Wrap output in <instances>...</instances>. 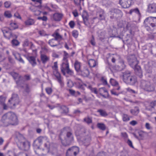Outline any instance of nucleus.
<instances>
[{"label": "nucleus", "instance_id": "obj_25", "mask_svg": "<svg viewBox=\"0 0 156 156\" xmlns=\"http://www.w3.org/2000/svg\"><path fill=\"white\" fill-rule=\"evenodd\" d=\"M41 59L43 64H45L50 59V58L46 55L41 54Z\"/></svg>", "mask_w": 156, "mask_h": 156}, {"label": "nucleus", "instance_id": "obj_28", "mask_svg": "<svg viewBox=\"0 0 156 156\" xmlns=\"http://www.w3.org/2000/svg\"><path fill=\"white\" fill-rule=\"evenodd\" d=\"M139 112V109L138 107H135L133 109L130 110V113L133 115H136Z\"/></svg>", "mask_w": 156, "mask_h": 156}, {"label": "nucleus", "instance_id": "obj_6", "mask_svg": "<svg viewBox=\"0 0 156 156\" xmlns=\"http://www.w3.org/2000/svg\"><path fill=\"white\" fill-rule=\"evenodd\" d=\"M140 87L143 90L148 92L152 91L154 90L150 82L144 80H141Z\"/></svg>", "mask_w": 156, "mask_h": 156}, {"label": "nucleus", "instance_id": "obj_40", "mask_svg": "<svg viewBox=\"0 0 156 156\" xmlns=\"http://www.w3.org/2000/svg\"><path fill=\"white\" fill-rule=\"evenodd\" d=\"M110 83L113 86H116L118 85V82L113 79H111L110 80Z\"/></svg>", "mask_w": 156, "mask_h": 156}, {"label": "nucleus", "instance_id": "obj_10", "mask_svg": "<svg viewBox=\"0 0 156 156\" xmlns=\"http://www.w3.org/2000/svg\"><path fill=\"white\" fill-rule=\"evenodd\" d=\"M118 64L115 66L116 70L121 71L124 69L126 67V66L124 60L121 58L118 61Z\"/></svg>", "mask_w": 156, "mask_h": 156}, {"label": "nucleus", "instance_id": "obj_18", "mask_svg": "<svg viewBox=\"0 0 156 156\" xmlns=\"http://www.w3.org/2000/svg\"><path fill=\"white\" fill-rule=\"evenodd\" d=\"M10 74L13 77L14 80H17L16 81V83L17 84H18L20 81L21 80V76L18 73L14 72H10Z\"/></svg>", "mask_w": 156, "mask_h": 156}, {"label": "nucleus", "instance_id": "obj_63", "mask_svg": "<svg viewBox=\"0 0 156 156\" xmlns=\"http://www.w3.org/2000/svg\"><path fill=\"white\" fill-rule=\"evenodd\" d=\"M67 85L68 87H71L73 86V83L71 80H69L67 82Z\"/></svg>", "mask_w": 156, "mask_h": 156}, {"label": "nucleus", "instance_id": "obj_20", "mask_svg": "<svg viewBox=\"0 0 156 156\" xmlns=\"http://www.w3.org/2000/svg\"><path fill=\"white\" fill-rule=\"evenodd\" d=\"M2 30L5 37L8 38H10L12 36V34L11 32L9 31L7 28H3L2 29Z\"/></svg>", "mask_w": 156, "mask_h": 156}, {"label": "nucleus", "instance_id": "obj_48", "mask_svg": "<svg viewBox=\"0 0 156 156\" xmlns=\"http://www.w3.org/2000/svg\"><path fill=\"white\" fill-rule=\"evenodd\" d=\"M4 16L6 17L10 18L12 17L10 12L9 11H6L4 12Z\"/></svg>", "mask_w": 156, "mask_h": 156}, {"label": "nucleus", "instance_id": "obj_58", "mask_svg": "<svg viewBox=\"0 0 156 156\" xmlns=\"http://www.w3.org/2000/svg\"><path fill=\"white\" fill-rule=\"evenodd\" d=\"M46 92L49 94H50L52 91V90L51 88L48 87L45 89Z\"/></svg>", "mask_w": 156, "mask_h": 156}, {"label": "nucleus", "instance_id": "obj_60", "mask_svg": "<svg viewBox=\"0 0 156 156\" xmlns=\"http://www.w3.org/2000/svg\"><path fill=\"white\" fill-rule=\"evenodd\" d=\"M39 34L42 36H45L46 35L45 32L44 30H40L39 31Z\"/></svg>", "mask_w": 156, "mask_h": 156}, {"label": "nucleus", "instance_id": "obj_54", "mask_svg": "<svg viewBox=\"0 0 156 156\" xmlns=\"http://www.w3.org/2000/svg\"><path fill=\"white\" fill-rule=\"evenodd\" d=\"M126 90L128 91L132 94H136L137 92L134 90H133L129 88H128L126 89Z\"/></svg>", "mask_w": 156, "mask_h": 156}, {"label": "nucleus", "instance_id": "obj_8", "mask_svg": "<svg viewBox=\"0 0 156 156\" xmlns=\"http://www.w3.org/2000/svg\"><path fill=\"white\" fill-rule=\"evenodd\" d=\"M79 148L78 147L73 146L69 148L67 151L66 156H73V155L76 156L79 152Z\"/></svg>", "mask_w": 156, "mask_h": 156}, {"label": "nucleus", "instance_id": "obj_42", "mask_svg": "<svg viewBox=\"0 0 156 156\" xmlns=\"http://www.w3.org/2000/svg\"><path fill=\"white\" fill-rule=\"evenodd\" d=\"M30 79V75H25L23 77H21V80H23V81L29 80Z\"/></svg>", "mask_w": 156, "mask_h": 156}, {"label": "nucleus", "instance_id": "obj_59", "mask_svg": "<svg viewBox=\"0 0 156 156\" xmlns=\"http://www.w3.org/2000/svg\"><path fill=\"white\" fill-rule=\"evenodd\" d=\"M69 25L70 28H73L75 25L74 22L73 21H71L69 23Z\"/></svg>", "mask_w": 156, "mask_h": 156}, {"label": "nucleus", "instance_id": "obj_36", "mask_svg": "<svg viewBox=\"0 0 156 156\" xmlns=\"http://www.w3.org/2000/svg\"><path fill=\"white\" fill-rule=\"evenodd\" d=\"M120 58L121 57L120 55L115 54L114 55V56L112 58L111 61L112 62L115 63L116 60H118L119 61Z\"/></svg>", "mask_w": 156, "mask_h": 156}, {"label": "nucleus", "instance_id": "obj_50", "mask_svg": "<svg viewBox=\"0 0 156 156\" xmlns=\"http://www.w3.org/2000/svg\"><path fill=\"white\" fill-rule=\"evenodd\" d=\"M52 69L53 70H58V66L57 62H54V65L52 66Z\"/></svg>", "mask_w": 156, "mask_h": 156}, {"label": "nucleus", "instance_id": "obj_12", "mask_svg": "<svg viewBox=\"0 0 156 156\" xmlns=\"http://www.w3.org/2000/svg\"><path fill=\"white\" fill-rule=\"evenodd\" d=\"M119 3L123 8H126L130 6L131 2L130 0H120Z\"/></svg>", "mask_w": 156, "mask_h": 156}, {"label": "nucleus", "instance_id": "obj_17", "mask_svg": "<svg viewBox=\"0 0 156 156\" xmlns=\"http://www.w3.org/2000/svg\"><path fill=\"white\" fill-rule=\"evenodd\" d=\"M69 67V65L68 62H63L61 67V69L62 72L64 75L66 74V70Z\"/></svg>", "mask_w": 156, "mask_h": 156}, {"label": "nucleus", "instance_id": "obj_16", "mask_svg": "<svg viewBox=\"0 0 156 156\" xmlns=\"http://www.w3.org/2000/svg\"><path fill=\"white\" fill-rule=\"evenodd\" d=\"M53 73L54 75L58 81L60 83L61 86H63V83L61 80L60 74L58 72V70H53Z\"/></svg>", "mask_w": 156, "mask_h": 156}, {"label": "nucleus", "instance_id": "obj_43", "mask_svg": "<svg viewBox=\"0 0 156 156\" xmlns=\"http://www.w3.org/2000/svg\"><path fill=\"white\" fill-rule=\"evenodd\" d=\"M133 12H134L138 14H140L139 11L138 9L137 8L130 10L129 11V13L131 14Z\"/></svg>", "mask_w": 156, "mask_h": 156}, {"label": "nucleus", "instance_id": "obj_64", "mask_svg": "<svg viewBox=\"0 0 156 156\" xmlns=\"http://www.w3.org/2000/svg\"><path fill=\"white\" fill-rule=\"evenodd\" d=\"M90 43L93 46H94L95 45V42L93 36H92V38L90 41Z\"/></svg>", "mask_w": 156, "mask_h": 156}, {"label": "nucleus", "instance_id": "obj_5", "mask_svg": "<svg viewBox=\"0 0 156 156\" xmlns=\"http://www.w3.org/2000/svg\"><path fill=\"white\" fill-rule=\"evenodd\" d=\"M43 142L44 143V146L47 149V151L48 152L50 151L51 149V145L48 137L46 136L39 137L34 141L33 145L38 148Z\"/></svg>", "mask_w": 156, "mask_h": 156}, {"label": "nucleus", "instance_id": "obj_3", "mask_svg": "<svg viewBox=\"0 0 156 156\" xmlns=\"http://www.w3.org/2000/svg\"><path fill=\"white\" fill-rule=\"evenodd\" d=\"M128 60L130 66L134 69L136 74L141 78L142 76V70L140 67L138 65V62L135 55H131Z\"/></svg>", "mask_w": 156, "mask_h": 156}, {"label": "nucleus", "instance_id": "obj_14", "mask_svg": "<svg viewBox=\"0 0 156 156\" xmlns=\"http://www.w3.org/2000/svg\"><path fill=\"white\" fill-rule=\"evenodd\" d=\"M80 71L78 73L84 77H87L89 74V71L87 67L86 66H84L83 68H82Z\"/></svg>", "mask_w": 156, "mask_h": 156}, {"label": "nucleus", "instance_id": "obj_19", "mask_svg": "<svg viewBox=\"0 0 156 156\" xmlns=\"http://www.w3.org/2000/svg\"><path fill=\"white\" fill-rule=\"evenodd\" d=\"M156 106V101H153L150 103L149 105L146 106V109L148 111H152Z\"/></svg>", "mask_w": 156, "mask_h": 156}, {"label": "nucleus", "instance_id": "obj_30", "mask_svg": "<svg viewBox=\"0 0 156 156\" xmlns=\"http://www.w3.org/2000/svg\"><path fill=\"white\" fill-rule=\"evenodd\" d=\"M33 2H35V5L36 7L41 8L42 7V0H31Z\"/></svg>", "mask_w": 156, "mask_h": 156}, {"label": "nucleus", "instance_id": "obj_33", "mask_svg": "<svg viewBox=\"0 0 156 156\" xmlns=\"http://www.w3.org/2000/svg\"><path fill=\"white\" fill-rule=\"evenodd\" d=\"M14 156H30V153L29 152L28 153L24 152H20L18 154H15Z\"/></svg>", "mask_w": 156, "mask_h": 156}, {"label": "nucleus", "instance_id": "obj_32", "mask_svg": "<svg viewBox=\"0 0 156 156\" xmlns=\"http://www.w3.org/2000/svg\"><path fill=\"white\" fill-rule=\"evenodd\" d=\"M56 41L54 39H52L49 40L48 44L51 47H53L57 46L58 45L55 43Z\"/></svg>", "mask_w": 156, "mask_h": 156}, {"label": "nucleus", "instance_id": "obj_23", "mask_svg": "<svg viewBox=\"0 0 156 156\" xmlns=\"http://www.w3.org/2000/svg\"><path fill=\"white\" fill-rule=\"evenodd\" d=\"M35 23V21L33 19L30 18L26 20L24 22L25 25L27 26L34 25Z\"/></svg>", "mask_w": 156, "mask_h": 156}, {"label": "nucleus", "instance_id": "obj_37", "mask_svg": "<svg viewBox=\"0 0 156 156\" xmlns=\"http://www.w3.org/2000/svg\"><path fill=\"white\" fill-rule=\"evenodd\" d=\"M88 88L91 91L96 94H97L98 92L97 89L96 88H93L91 86L89 85L88 87Z\"/></svg>", "mask_w": 156, "mask_h": 156}, {"label": "nucleus", "instance_id": "obj_61", "mask_svg": "<svg viewBox=\"0 0 156 156\" xmlns=\"http://www.w3.org/2000/svg\"><path fill=\"white\" fill-rule=\"evenodd\" d=\"M128 145L131 147L133 148L134 147L133 145L132 141L129 139H128L127 142Z\"/></svg>", "mask_w": 156, "mask_h": 156}, {"label": "nucleus", "instance_id": "obj_49", "mask_svg": "<svg viewBox=\"0 0 156 156\" xmlns=\"http://www.w3.org/2000/svg\"><path fill=\"white\" fill-rule=\"evenodd\" d=\"M61 108L63 111L64 113H67L68 112V109L65 106L63 105L62 106Z\"/></svg>", "mask_w": 156, "mask_h": 156}, {"label": "nucleus", "instance_id": "obj_22", "mask_svg": "<svg viewBox=\"0 0 156 156\" xmlns=\"http://www.w3.org/2000/svg\"><path fill=\"white\" fill-rule=\"evenodd\" d=\"M74 67L76 71L78 73L80 72V71L82 69L81 67V63L77 61H76L74 64Z\"/></svg>", "mask_w": 156, "mask_h": 156}, {"label": "nucleus", "instance_id": "obj_53", "mask_svg": "<svg viewBox=\"0 0 156 156\" xmlns=\"http://www.w3.org/2000/svg\"><path fill=\"white\" fill-rule=\"evenodd\" d=\"M5 98L2 96H0V102L1 104L5 103Z\"/></svg>", "mask_w": 156, "mask_h": 156}, {"label": "nucleus", "instance_id": "obj_1", "mask_svg": "<svg viewBox=\"0 0 156 156\" xmlns=\"http://www.w3.org/2000/svg\"><path fill=\"white\" fill-rule=\"evenodd\" d=\"M1 122L3 126H7L9 125H17L18 120L17 116L15 113L9 112L3 115Z\"/></svg>", "mask_w": 156, "mask_h": 156}, {"label": "nucleus", "instance_id": "obj_46", "mask_svg": "<svg viewBox=\"0 0 156 156\" xmlns=\"http://www.w3.org/2000/svg\"><path fill=\"white\" fill-rule=\"evenodd\" d=\"M66 72L68 74L71 76L73 75L74 74L73 71L70 69H69V67L66 70Z\"/></svg>", "mask_w": 156, "mask_h": 156}, {"label": "nucleus", "instance_id": "obj_47", "mask_svg": "<svg viewBox=\"0 0 156 156\" xmlns=\"http://www.w3.org/2000/svg\"><path fill=\"white\" fill-rule=\"evenodd\" d=\"M19 42L16 39H13L12 41V44L13 46H17L19 44Z\"/></svg>", "mask_w": 156, "mask_h": 156}, {"label": "nucleus", "instance_id": "obj_56", "mask_svg": "<svg viewBox=\"0 0 156 156\" xmlns=\"http://www.w3.org/2000/svg\"><path fill=\"white\" fill-rule=\"evenodd\" d=\"M72 35L75 38H76L78 37V32L76 30H74L72 32Z\"/></svg>", "mask_w": 156, "mask_h": 156}, {"label": "nucleus", "instance_id": "obj_2", "mask_svg": "<svg viewBox=\"0 0 156 156\" xmlns=\"http://www.w3.org/2000/svg\"><path fill=\"white\" fill-rule=\"evenodd\" d=\"M16 138L18 140L17 145L21 150L28 151L30 147V144L24 137L19 133H16Z\"/></svg>", "mask_w": 156, "mask_h": 156}, {"label": "nucleus", "instance_id": "obj_24", "mask_svg": "<svg viewBox=\"0 0 156 156\" xmlns=\"http://www.w3.org/2000/svg\"><path fill=\"white\" fill-rule=\"evenodd\" d=\"M27 59L33 66H34L36 65L35 58L34 56H28Z\"/></svg>", "mask_w": 156, "mask_h": 156}, {"label": "nucleus", "instance_id": "obj_11", "mask_svg": "<svg viewBox=\"0 0 156 156\" xmlns=\"http://www.w3.org/2000/svg\"><path fill=\"white\" fill-rule=\"evenodd\" d=\"M126 78L125 79V83L126 84L134 85L137 81L136 78L135 76H130L129 77V80H128Z\"/></svg>", "mask_w": 156, "mask_h": 156}, {"label": "nucleus", "instance_id": "obj_15", "mask_svg": "<svg viewBox=\"0 0 156 156\" xmlns=\"http://www.w3.org/2000/svg\"><path fill=\"white\" fill-rule=\"evenodd\" d=\"M63 16V15L59 13L56 12L53 15L52 17V20L58 22L60 21Z\"/></svg>", "mask_w": 156, "mask_h": 156}, {"label": "nucleus", "instance_id": "obj_45", "mask_svg": "<svg viewBox=\"0 0 156 156\" xmlns=\"http://www.w3.org/2000/svg\"><path fill=\"white\" fill-rule=\"evenodd\" d=\"M10 25L12 27V29H15L18 28V25L15 23H10Z\"/></svg>", "mask_w": 156, "mask_h": 156}, {"label": "nucleus", "instance_id": "obj_62", "mask_svg": "<svg viewBox=\"0 0 156 156\" xmlns=\"http://www.w3.org/2000/svg\"><path fill=\"white\" fill-rule=\"evenodd\" d=\"M28 45V41L27 39H26L23 42V45L24 47H27V46Z\"/></svg>", "mask_w": 156, "mask_h": 156}, {"label": "nucleus", "instance_id": "obj_13", "mask_svg": "<svg viewBox=\"0 0 156 156\" xmlns=\"http://www.w3.org/2000/svg\"><path fill=\"white\" fill-rule=\"evenodd\" d=\"M148 12L151 13H156V4H149L148 5Z\"/></svg>", "mask_w": 156, "mask_h": 156}, {"label": "nucleus", "instance_id": "obj_44", "mask_svg": "<svg viewBox=\"0 0 156 156\" xmlns=\"http://www.w3.org/2000/svg\"><path fill=\"white\" fill-rule=\"evenodd\" d=\"M123 120L124 122H127L130 120V119L127 115L123 114L122 116Z\"/></svg>", "mask_w": 156, "mask_h": 156}, {"label": "nucleus", "instance_id": "obj_9", "mask_svg": "<svg viewBox=\"0 0 156 156\" xmlns=\"http://www.w3.org/2000/svg\"><path fill=\"white\" fill-rule=\"evenodd\" d=\"M154 19H156V17L150 16L146 18L144 21V23L147 24L149 25L148 26H150L155 29L156 27L155 24L154 23L153 20Z\"/></svg>", "mask_w": 156, "mask_h": 156}, {"label": "nucleus", "instance_id": "obj_52", "mask_svg": "<svg viewBox=\"0 0 156 156\" xmlns=\"http://www.w3.org/2000/svg\"><path fill=\"white\" fill-rule=\"evenodd\" d=\"M11 5V3L10 2L6 1L5 2V7L6 8H9Z\"/></svg>", "mask_w": 156, "mask_h": 156}, {"label": "nucleus", "instance_id": "obj_29", "mask_svg": "<svg viewBox=\"0 0 156 156\" xmlns=\"http://www.w3.org/2000/svg\"><path fill=\"white\" fill-rule=\"evenodd\" d=\"M151 62H149L147 65L145 66V69L146 72L148 73H151L152 72V67L150 66Z\"/></svg>", "mask_w": 156, "mask_h": 156}, {"label": "nucleus", "instance_id": "obj_39", "mask_svg": "<svg viewBox=\"0 0 156 156\" xmlns=\"http://www.w3.org/2000/svg\"><path fill=\"white\" fill-rule=\"evenodd\" d=\"M98 93L100 95H102V94L104 93H108L107 90L105 87L100 88L98 90Z\"/></svg>", "mask_w": 156, "mask_h": 156}, {"label": "nucleus", "instance_id": "obj_51", "mask_svg": "<svg viewBox=\"0 0 156 156\" xmlns=\"http://www.w3.org/2000/svg\"><path fill=\"white\" fill-rule=\"evenodd\" d=\"M145 128L148 130H150L152 129V127L151 125L149 123L147 122L145 125Z\"/></svg>", "mask_w": 156, "mask_h": 156}, {"label": "nucleus", "instance_id": "obj_27", "mask_svg": "<svg viewBox=\"0 0 156 156\" xmlns=\"http://www.w3.org/2000/svg\"><path fill=\"white\" fill-rule=\"evenodd\" d=\"M88 64L90 67H94L98 64V62L94 59H90L88 61Z\"/></svg>", "mask_w": 156, "mask_h": 156}, {"label": "nucleus", "instance_id": "obj_57", "mask_svg": "<svg viewBox=\"0 0 156 156\" xmlns=\"http://www.w3.org/2000/svg\"><path fill=\"white\" fill-rule=\"evenodd\" d=\"M37 19L39 20H41L43 21H46L47 20V18L46 16H43L42 17H38Z\"/></svg>", "mask_w": 156, "mask_h": 156}, {"label": "nucleus", "instance_id": "obj_38", "mask_svg": "<svg viewBox=\"0 0 156 156\" xmlns=\"http://www.w3.org/2000/svg\"><path fill=\"white\" fill-rule=\"evenodd\" d=\"M97 126L99 129L102 130H105L106 129V126L103 123H98L97 124Z\"/></svg>", "mask_w": 156, "mask_h": 156}, {"label": "nucleus", "instance_id": "obj_31", "mask_svg": "<svg viewBox=\"0 0 156 156\" xmlns=\"http://www.w3.org/2000/svg\"><path fill=\"white\" fill-rule=\"evenodd\" d=\"M52 36L55 37V39L56 41L61 40L62 39V37L58 33H54L52 34Z\"/></svg>", "mask_w": 156, "mask_h": 156}, {"label": "nucleus", "instance_id": "obj_4", "mask_svg": "<svg viewBox=\"0 0 156 156\" xmlns=\"http://www.w3.org/2000/svg\"><path fill=\"white\" fill-rule=\"evenodd\" d=\"M65 131H62L59 135V138L62 144L67 146L70 144L73 141V138L72 133L70 132L66 133Z\"/></svg>", "mask_w": 156, "mask_h": 156}, {"label": "nucleus", "instance_id": "obj_41", "mask_svg": "<svg viewBox=\"0 0 156 156\" xmlns=\"http://www.w3.org/2000/svg\"><path fill=\"white\" fill-rule=\"evenodd\" d=\"M98 112H99L100 115L102 116H105L108 115L106 112L102 110H98Z\"/></svg>", "mask_w": 156, "mask_h": 156}, {"label": "nucleus", "instance_id": "obj_35", "mask_svg": "<svg viewBox=\"0 0 156 156\" xmlns=\"http://www.w3.org/2000/svg\"><path fill=\"white\" fill-rule=\"evenodd\" d=\"M98 36L101 39H104L106 37V32L104 31H101L98 34Z\"/></svg>", "mask_w": 156, "mask_h": 156}, {"label": "nucleus", "instance_id": "obj_7", "mask_svg": "<svg viewBox=\"0 0 156 156\" xmlns=\"http://www.w3.org/2000/svg\"><path fill=\"white\" fill-rule=\"evenodd\" d=\"M20 102L19 99L18 95L16 94H13L10 99L9 100V105L12 107L15 106L19 104Z\"/></svg>", "mask_w": 156, "mask_h": 156}, {"label": "nucleus", "instance_id": "obj_21", "mask_svg": "<svg viewBox=\"0 0 156 156\" xmlns=\"http://www.w3.org/2000/svg\"><path fill=\"white\" fill-rule=\"evenodd\" d=\"M112 12L114 13V14H113V16H110V18L112 19H113L114 17H118L117 16L115 15H116L117 14L119 15V16H122V13L120 10L116 9H112Z\"/></svg>", "mask_w": 156, "mask_h": 156}, {"label": "nucleus", "instance_id": "obj_26", "mask_svg": "<svg viewBox=\"0 0 156 156\" xmlns=\"http://www.w3.org/2000/svg\"><path fill=\"white\" fill-rule=\"evenodd\" d=\"M130 72L129 71H126L124 72L123 73V80L124 82L125 83V79L126 77L127 79L128 80H129V77H130Z\"/></svg>", "mask_w": 156, "mask_h": 156}, {"label": "nucleus", "instance_id": "obj_55", "mask_svg": "<svg viewBox=\"0 0 156 156\" xmlns=\"http://www.w3.org/2000/svg\"><path fill=\"white\" fill-rule=\"evenodd\" d=\"M18 61H19L20 62L22 63L23 64L24 63V62L23 60V59L21 57L20 55H19V56H18L17 57V58H16Z\"/></svg>", "mask_w": 156, "mask_h": 156}, {"label": "nucleus", "instance_id": "obj_34", "mask_svg": "<svg viewBox=\"0 0 156 156\" xmlns=\"http://www.w3.org/2000/svg\"><path fill=\"white\" fill-rule=\"evenodd\" d=\"M83 121L88 124H90L92 122V118L88 116L85 117L83 119Z\"/></svg>", "mask_w": 156, "mask_h": 156}]
</instances>
